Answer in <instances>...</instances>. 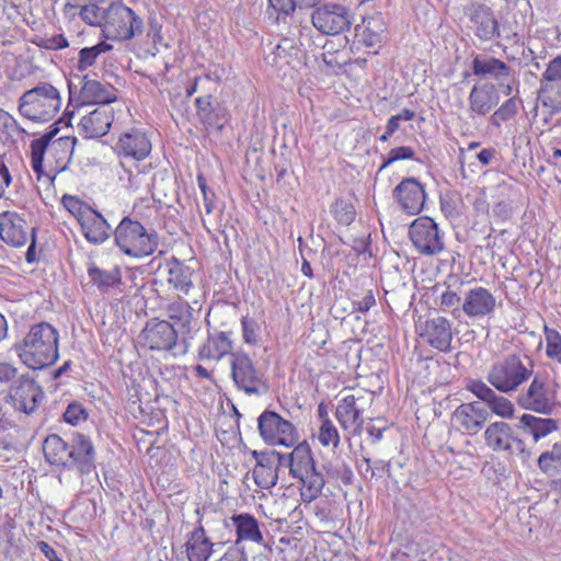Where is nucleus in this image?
Here are the masks:
<instances>
[{
	"mask_svg": "<svg viewBox=\"0 0 561 561\" xmlns=\"http://www.w3.org/2000/svg\"><path fill=\"white\" fill-rule=\"evenodd\" d=\"M467 389L478 399L484 402L489 410L502 419H513L515 414L514 403L506 397L495 392L481 380H470Z\"/></svg>",
	"mask_w": 561,
	"mask_h": 561,
	"instance_id": "obj_24",
	"label": "nucleus"
},
{
	"mask_svg": "<svg viewBox=\"0 0 561 561\" xmlns=\"http://www.w3.org/2000/svg\"><path fill=\"white\" fill-rule=\"evenodd\" d=\"M393 196L405 213L416 215L423 209L426 195L424 186L416 179L407 178L396 186Z\"/></svg>",
	"mask_w": 561,
	"mask_h": 561,
	"instance_id": "obj_26",
	"label": "nucleus"
},
{
	"mask_svg": "<svg viewBox=\"0 0 561 561\" xmlns=\"http://www.w3.org/2000/svg\"><path fill=\"white\" fill-rule=\"evenodd\" d=\"M59 332L48 322L30 327L24 337L15 344L21 362L31 369H43L59 357Z\"/></svg>",
	"mask_w": 561,
	"mask_h": 561,
	"instance_id": "obj_2",
	"label": "nucleus"
},
{
	"mask_svg": "<svg viewBox=\"0 0 561 561\" xmlns=\"http://www.w3.org/2000/svg\"><path fill=\"white\" fill-rule=\"evenodd\" d=\"M386 23L380 14H376L363 20V24L357 28L359 42L369 48H379L386 39Z\"/></svg>",
	"mask_w": 561,
	"mask_h": 561,
	"instance_id": "obj_35",
	"label": "nucleus"
},
{
	"mask_svg": "<svg viewBox=\"0 0 561 561\" xmlns=\"http://www.w3.org/2000/svg\"><path fill=\"white\" fill-rule=\"evenodd\" d=\"M409 237L420 254L434 255L444 249L443 234L430 217H419L409 228Z\"/></svg>",
	"mask_w": 561,
	"mask_h": 561,
	"instance_id": "obj_13",
	"label": "nucleus"
},
{
	"mask_svg": "<svg viewBox=\"0 0 561 561\" xmlns=\"http://www.w3.org/2000/svg\"><path fill=\"white\" fill-rule=\"evenodd\" d=\"M58 128H54L31 142V167L37 179L51 184L71 160L76 138L61 136L56 138Z\"/></svg>",
	"mask_w": 561,
	"mask_h": 561,
	"instance_id": "obj_1",
	"label": "nucleus"
},
{
	"mask_svg": "<svg viewBox=\"0 0 561 561\" xmlns=\"http://www.w3.org/2000/svg\"><path fill=\"white\" fill-rule=\"evenodd\" d=\"M8 398L15 410L31 414L39 405L44 398V392L35 379L25 374L12 382L8 391Z\"/></svg>",
	"mask_w": 561,
	"mask_h": 561,
	"instance_id": "obj_14",
	"label": "nucleus"
},
{
	"mask_svg": "<svg viewBox=\"0 0 561 561\" xmlns=\"http://www.w3.org/2000/svg\"><path fill=\"white\" fill-rule=\"evenodd\" d=\"M61 204L78 220V222L84 219L88 213L93 209L88 204L72 195H64Z\"/></svg>",
	"mask_w": 561,
	"mask_h": 561,
	"instance_id": "obj_48",
	"label": "nucleus"
},
{
	"mask_svg": "<svg viewBox=\"0 0 561 561\" xmlns=\"http://www.w3.org/2000/svg\"><path fill=\"white\" fill-rule=\"evenodd\" d=\"M420 337L439 352H449L453 341L451 322L445 317H434L416 324Z\"/></svg>",
	"mask_w": 561,
	"mask_h": 561,
	"instance_id": "obj_19",
	"label": "nucleus"
},
{
	"mask_svg": "<svg viewBox=\"0 0 561 561\" xmlns=\"http://www.w3.org/2000/svg\"><path fill=\"white\" fill-rule=\"evenodd\" d=\"M415 157V151L408 146L397 147L391 149L388 152L386 160L383 161L380 170L386 169L390 164L399 160H413Z\"/></svg>",
	"mask_w": 561,
	"mask_h": 561,
	"instance_id": "obj_53",
	"label": "nucleus"
},
{
	"mask_svg": "<svg viewBox=\"0 0 561 561\" xmlns=\"http://www.w3.org/2000/svg\"><path fill=\"white\" fill-rule=\"evenodd\" d=\"M542 105L552 112H561V81L548 82L540 91Z\"/></svg>",
	"mask_w": 561,
	"mask_h": 561,
	"instance_id": "obj_44",
	"label": "nucleus"
},
{
	"mask_svg": "<svg viewBox=\"0 0 561 561\" xmlns=\"http://www.w3.org/2000/svg\"><path fill=\"white\" fill-rule=\"evenodd\" d=\"M489 416L488 409L473 401L460 404L451 415V423L457 430L476 435L482 430Z\"/></svg>",
	"mask_w": 561,
	"mask_h": 561,
	"instance_id": "obj_20",
	"label": "nucleus"
},
{
	"mask_svg": "<svg viewBox=\"0 0 561 561\" xmlns=\"http://www.w3.org/2000/svg\"><path fill=\"white\" fill-rule=\"evenodd\" d=\"M485 444L493 451H506L513 454L524 449V443L519 439L513 427L503 421H496L488 425L484 431Z\"/></svg>",
	"mask_w": 561,
	"mask_h": 561,
	"instance_id": "obj_21",
	"label": "nucleus"
},
{
	"mask_svg": "<svg viewBox=\"0 0 561 561\" xmlns=\"http://www.w3.org/2000/svg\"><path fill=\"white\" fill-rule=\"evenodd\" d=\"M312 25L324 35H337L350 28L351 15L346 7L324 4L311 14Z\"/></svg>",
	"mask_w": 561,
	"mask_h": 561,
	"instance_id": "obj_17",
	"label": "nucleus"
},
{
	"mask_svg": "<svg viewBox=\"0 0 561 561\" xmlns=\"http://www.w3.org/2000/svg\"><path fill=\"white\" fill-rule=\"evenodd\" d=\"M289 454H283V465L289 469V474L299 480L306 491L302 493L309 501L317 499L324 486V478L316 468L312 450L307 442L294 445Z\"/></svg>",
	"mask_w": 561,
	"mask_h": 561,
	"instance_id": "obj_4",
	"label": "nucleus"
},
{
	"mask_svg": "<svg viewBox=\"0 0 561 561\" xmlns=\"http://www.w3.org/2000/svg\"><path fill=\"white\" fill-rule=\"evenodd\" d=\"M534 362L524 354H508L494 362L488 374V382L501 393H512L534 375Z\"/></svg>",
	"mask_w": 561,
	"mask_h": 561,
	"instance_id": "obj_3",
	"label": "nucleus"
},
{
	"mask_svg": "<svg viewBox=\"0 0 561 561\" xmlns=\"http://www.w3.org/2000/svg\"><path fill=\"white\" fill-rule=\"evenodd\" d=\"M519 422L522 426L529 432L535 442H538L558 430V422L556 420L542 419L533 414H523Z\"/></svg>",
	"mask_w": 561,
	"mask_h": 561,
	"instance_id": "obj_40",
	"label": "nucleus"
},
{
	"mask_svg": "<svg viewBox=\"0 0 561 561\" xmlns=\"http://www.w3.org/2000/svg\"><path fill=\"white\" fill-rule=\"evenodd\" d=\"M152 149L148 134L140 128H130L121 134L115 150L119 157L131 158L141 161L147 158Z\"/></svg>",
	"mask_w": 561,
	"mask_h": 561,
	"instance_id": "obj_22",
	"label": "nucleus"
},
{
	"mask_svg": "<svg viewBox=\"0 0 561 561\" xmlns=\"http://www.w3.org/2000/svg\"><path fill=\"white\" fill-rule=\"evenodd\" d=\"M144 31V22L123 2H113L105 9L102 33L106 39L129 41Z\"/></svg>",
	"mask_w": 561,
	"mask_h": 561,
	"instance_id": "obj_8",
	"label": "nucleus"
},
{
	"mask_svg": "<svg viewBox=\"0 0 561 561\" xmlns=\"http://www.w3.org/2000/svg\"><path fill=\"white\" fill-rule=\"evenodd\" d=\"M43 451L50 465L69 467V446L59 435L47 436L43 444Z\"/></svg>",
	"mask_w": 561,
	"mask_h": 561,
	"instance_id": "obj_39",
	"label": "nucleus"
},
{
	"mask_svg": "<svg viewBox=\"0 0 561 561\" xmlns=\"http://www.w3.org/2000/svg\"><path fill=\"white\" fill-rule=\"evenodd\" d=\"M112 48L113 46L111 44L100 42L94 46L80 49L78 54L77 69L81 72L85 71L96 62V59L101 54L107 53Z\"/></svg>",
	"mask_w": 561,
	"mask_h": 561,
	"instance_id": "obj_43",
	"label": "nucleus"
},
{
	"mask_svg": "<svg viewBox=\"0 0 561 561\" xmlns=\"http://www.w3.org/2000/svg\"><path fill=\"white\" fill-rule=\"evenodd\" d=\"M256 463L253 468V478L255 484L261 488L268 490L276 485L278 480V468L283 465V454L278 451L272 453H259L252 451Z\"/></svg>",
	"mask_w": 561,
	"mask_h": 561,
	"instance_id": "obj_23",
	"label": "nucleus"
},
{
	"mask_svg": "<svg viewBox=\"0 0 561 561\" xmlns=\"http://www.w3.org/2000/svg\"><path fill=\"white\" fill-rule=\"evenodd\" d=\"M88 416L89 413L85 408L77 401L69 403L66 411L64 412L65 422L73 426H78L85 422Z\"/></svg>",
	"mask_w": 561,
	"mask_h": 561,
	"instance_id": "obj_51",
	"label": "nucleus"
},
{
	"mask_svg": "<svg viewBox=\"0 0 561 561\" xmlns=\"http://www.w3.org/2000/svg\"><path fill=\"white\" fill-rule=\"evenodd\" d=\"M69 43L64 35H55L43 41V47L46 49H62L68 47Z\"/></svg>",
	"mask_w": 561,
	"mask_h": 561,
	"instance_id": "obj_57",
	"label": "nucleus"
},
{
	"mask_svg": "<svg viewBox=\"0 0 561 561\" xmlns=\"http://www.w3.org/2000/svg\"><path fill=\"white\" fill-rule=\"evenodd\" d=\"M558 388L548 375L536 374L530 383L518 392L516 403L524 410L549 415L557 404Z\"/></svg>",
	"mask_w": 561,
	"mask_h": 561,
	"instance_id": "obj_7",
	"label": "nucleus"
},
{
	"mask_svg": "<svg viewBox=\"0 0 561 561\" xmlns=\"http://www.w3.org/2000/svg\"><path fill=\"white\" fill-rule=\"evenodd\" d=\"M499 102L500 95L493 83L484 82L474 84L468 96L470 115L484 116L489 114Z\"/></svg>",
	"mask_w": 561,
	"mask_h": 561,
	"instance_id": "obj_31",
	"label": "nucleus"
},
{
	"mask_svg": "<svg viewBox=\"0 0 561 561\" xmlns=\"http://www.w3.org/2000/svg\"><path fill=\"white\" fill-rule=\"evenodd\" d=\"M376 299L371 290H368L365 296L354 302V309L357 312L365 313L367 312L373 306H375Z\"/></svg>",
	"mask_w": 561,
	"mask_h": 561,
	"instance_id": "obj_56",
	"label": "nucleus"
},
{
	"mask_svg": "<svg viewBox=\"0 0 561 561\" xmlns=\"http://www.w3.org/2000/svg\"><path fill=\"white\" fill-rule=\"evenodd\" d=\"M12 182V176L8 167L1 162L0 163V198H2L5 194V190L10 186Z\"/></svg>",
	"mask_w": 561,
	"mask_h": 561,
	"instance_id": "obj_61",
	"label": "nucleus"
},
{
	"mask_svg": "<svg viewBox=\"0 0 561 561\" xmlns=\"http://www.w3.org/2000/svg\"><path fill=\"white\" fill-rule=\"evenodd\" d=\"M18 375V368L7 362L0 363V382H9Z\"/></svg>",
	"mask_w": 561,
	"mask_h": 561,
	"instance_id": "obj_60",
	"label": "nucleus"
},
{
	"mask_svg": "<svg viewBox=\"0 0 561 561\" xmlns=\"http://www.w3.org/2000/svg\"><path fill=\"white\" fill-rule=\"evenodd\" d=\"M472 72L483 78L507 80L511 75V68L504 61L491 56H476L472 60Z\"/></svg>",
	"mask_w": 561,
	"mask_h": 561,
	"instance_id": "obj_36",
	"label": "nucleus"
},
{
	"mask_svg": "<svg viewBox=\"0 0 561 561\" xmlns=\"http://www.w3.org/2000/svg\"><path fill=\"white\" fill-rule=\"evenodd\" d=\"M99 2H85L81 5H71L79 8L80 18L92 26H100L103 30V22L105 21V10H101L98 5Z\"/></svg>",
	"mask_w": 561,
	"mask_h": 561,
	"instance_id": "obj_45",
	"label": "nucleus"
},
{
	"mask_svg": "<svg viewBox=\"0 0 561 561\" xmlns=\"http://www.w3.org/2000/svg\"><path fill=\"white\" fill-rule=\"evenodd\" d=\"M440 208L447 218H456L459 216L457 205L453 199H440Z\"/></svg>",
	"mask_w": 561,
	"mask_h": 561,
	"instance_id": "obj_63",
	"label": "nucleus"
},
{
	"mask_svg": "<svg viewBox=\"0 0 561 561\" xmlns=\"http://www.w3.org/2000/svg\"><path fill=\"white\" fill-rule=\"evenodd\" d=\"M179 333L167 320H149L139 334V343L152 351L171 352L178 344Z\"/></svg>",
	"mask_w": 561,
	"mask_h": 561,
	"instance_id": "obj_16",
	"label": "nucleus"
},
{
	"mask_svg": "<svg viewBox=\"0 0 561 561\" xmlns=\"http://www.w3.org/2000/svg\"><path fill=\"white\" fill-rule=\"evenodd\" d=\"M496 308V298L482 286L467 290L462 298L461 310L471 319H482L490 316Z\"/></svg>",
	"mask_w": 561,
	"mask_h": 561,
	"instance_id": "obj_25",
	"label": "nucleus"
},
{
	"mask_svg": "<svg viewBox=\"0 0 561 561\" xmlns=\"http://www.w3.org/2000/svg\"><path fill=\"white\" fill-rule=\"evenodd\" d=\"M415 116L414 111L409 108H403L400 113L397 115H392L388 122L386 127L388 128V131L394 134L400 128V123L402 121L409 122L412 121Z\"/></svg>",
	"mask_w": 561,
	"mask_h": 561,
	"instance_id": "obj_55",
	"label": "nucleus"
},
{
	"mask_svg": "<svg viewBox=\"0 0 561 561\" xmlns=\"http://www.w3.org/2000/svg\"><path fill=\"white\" fill-rule=\"evenodd\" d=\"M149 183L145 179V174L141 171H138L137 173L129 172L128 180H127V186L128 188L133 191H138L142 186H148Z\"/></svg>",
	"mask_w": 561,
	"mask_h": 561,
	"instance_id": "obj_58",
	"label": "nucleus"
},
{
	"mask_svg": "<svg viewBox=\"0 0 561 561\" xmlns=\"http://www.w3.org/2000/svg\"><path fill=\"white\" fill-rule=\"evenodd\" d=\"M469 20V27L482 42H491L500 37V23L493 10L479 2H471L463 9Z\"/></svg>",
	"mask_w": 561,
	"mask_h": 561,
	"instance_id": "obj_15",
	"label": "nucleus"
},
{
	"mask_svg": "<svg viewBox=\"0 0 561 561\" xmlns=\"http://www.w3.org/2000/svg\"><path fill=\"white\" fill-rule=\"evenodd\" d=\"M60 91L50 82H39L19 99V113L33 122L51 121L61 107Z\"/></svg>",
	"mask_w": 561,
	"mask_h": 561,
	"instance_id": "obj_5",
	"label": "nucleus"
},
{
	"mask_svg": "<svg viewBox=\"0 0 561 561\" xmlns=\"http://www.w3.org/2000/svg\"><path fill=\"white\" fill-rule=\"evenodd\" d=\"M185 546L188 561H208L213 553V542L202 525L190 534Z\"/></svg>",
	"mask_w": 561,
	"mask_h": 561,
	"instance_id": "obj_38",
	"label": "nucleus"
},
{
	"mask_svg": "<svg viewBox=\"0 0 561 561\" xmlns=\"http://www.w3.org/2000/svg\"><path fill=\"white\" fill-rule=\"evenodd\" d=\"M88 276L90 282L102 293L107 291L110 288L121 283V272L118 268L106 271L98 267L94 263L89 264Z\"/></svg>",
	"mask_w": 561,
	"mask_h": 561,
	"instance_id": "obj_41",
	"label": "nucleus"
},
{
	"mask_svg": "<svg viewBox=\"0 0 561 561\" xmlns=\"http://www.w3.org/2000/svg\"><path fill=\"white\" fill-rule=\"evenodd\" d=\"M0 239L14 248L23 247L30 241L25 257L28 263L35 261V228L28 225L19 213L10 210L0 213Z\"/></svg>",
	"mask_w": 561,
	"mask_h": 561,
	"instance_id": "obj_10",
	"label": "nucleus"
},
{
	"mask_svg": "<svg viewBox=\"0 0 561 561\" xmlns=\"http://www.w3.org/2000/svg\"><path fill=\"white\" fill-rule=\"evenodd\" d=\"M318 438L320 444L324 447L332 445L334 448H336L339 446L340 434L337 428L330 419H324L322 421Z\"/></svg>",
	"mask_w": 561,
	"mask_h": 561,
	"instance_id": "obj_49",
	"label": "nucleus"
},
{
	"mask_svg": "<svg viewBox=\"0 0 561 561\" xmlns=\"http://www.w3.org/2000/svg\"><path fill=\"white\" fill-rule=\"evenodd\" d=\"M270 5L278 12L284 14H290L295 11V7L291 0H268Z\"/></svg>",
	"mask_w": 561,
	"mask_h": 561,
	"instance_id": "obj_62",
	"label": "nucleus"
},
{
	"mask_svg": "<svg viewBox=\"0 0 561 561\" xmlns=\"http://www.w3.org/2000/svg\"><path fill=\"white\" fill-rule=\"evenodd\" d=\"M262 439L271 446L293 447L299 439L294 424L274 411H264L257 419Z\"/></svg>",
	"mask_w": 561,
	"mask_h": 561,
	"instance_id": "obj_11",
	"label": "nucleus"
},
{
	"mask_svg": "<svg viewBox=\"0 0 561 561\" xmlns=\"http://www.w3.org/2000/svg\"><path fill=\"white\" fill-rule=\"evenodd\" d=\"M518 103L516 96H511L506 100L491 116V124L500 126L503 122L513 118L518 111Z\"/></svg>",
	"mask_w": 561,
	"mask_h": 561,
	"instance_id": "obj_46",
	"label": "nucleus"
},
{
	"mask_svg": "<svg viewBox=\"0 0 561 561\" xmlns=\"http://www.w3.org/2000/svg\"><path fill=\"white\" fill-rule=\"evenodd\" d=\"M201 309L202 306L197 300H194L193 305H190L187 301L183 300V297L175 299L167 307L168 317L179 327L184 343L192 340L195 332L198 330Z\"/></svg>",
	"mask_w": 561,
	"mask_h": 561,
	"instance_id": "obj_18",
	"label": "nucleus"
},
{
	"mask_svg": "<svg viewBox=\"0 0 561 561\" xmlns=\"http://www.w3.org/2000/svg\"><path fill=\"white\" fill-rule=\"evenodd\" d=\"M167 284L176 294L178 298L188 296L195 288L194 270L176 257L165 262Z\"/></svg>",
	"mask_w": 561,
	"mask_h": 561,
	"instance_id": "obj_28",
	"label": "nucleus"
},
{
	"mask_svg": "<svg viewBox=\"0 0 561 561\" xmlns=\"http://www.w3.org/2000/svg\"><path fill=\"white\" fill-rule=\"evenodd\" d=\"M539 469L549 476L561 473V443L552 445L551 449L543 451L537 460Z\"/></svg>",
	"mask_w": 561,
	"mask_h": 561,
	"instance_id": "obj_42",
	"label": "nucleus"
},
{
	"mask_svg": "<svg viewBox=\"0 0 561 561\" xmlns=\"http://www.w3.org/2000/svg\"><path fill=\"white\" fill-rule=\"evenodd\" d=\"M114 119L113 111L108 106H99L82 116L79 123V133L84 138L104 136Z\"/></svg>",
	"mask_w": 561,
	"mask_h": 561,
	"instance_id": "obj_29",
	"label": "nucleus"
},
{
	"mask_svg": "<svg viewBox=\"0 0 561 561\" xmlns=\"http://www.w3.org/2000/svg\"><path fill=\"white\" fill-rule=\"evenodd\" d=\"M114 241L124 254L145 257L154 253L159 237L154 230L148 231L137 220L124 217L114 230Z\"/></svg>",
	"mask_w": 561,
	"mask_h": 561,
	"instance_id": "obj_6",
	"label": "nucleus"
},
{
	"mask_svg": "<svg viewBox=\"0 0 561 561\" xmlns=\"http://www.w3.org/2000/svg\"><path fill=\"white\" fill-rule=\"evenodd\" d=\"M546 355L550 359L561 363V334L548 327H545Z\"/></svg>",
	"mask_w": 561,
	"mask_h": 561,
	"instance_id": "obj_47",
	"label": "nucleus"
},
{
	"mask_svg": "<svg viewBox=\"0 0 561 561\" xmlns=\"http://www.w3.org/2000/svg\"><path fill=\"white\" fill-rule=\"evenodd\" d=\"M462 304V298L459 297L455 291L446 290L440 296V304L445 307H454Z\"/></svg>",
	"mask_w": 561,
	"mask_h": 561,
	"instance_id": "obj_64",
	"label": "nucleus"
},
{
	"mask_svg": "<svg viewBox=\"0 0 561 561\" xmlns=\"http://www.w3.org/2000/svg\"><path fill=\"white\" fill-rule=\"evenodd\" d=\"M80 84L78 101L82 105L99 104L100 106H108L110 103L116 100L113 87L90 79L88 76L80 80Z\"/></svg>",
	"mask_w": 561,
	"mask_h": 561,
	"instance_id": "obj_30",
	"label": "nucleus"
},
{
	"mask_svg": "<svg viewBox=\"0 0 561 561\" xmlns=\"http://www.w3.org/2000/svg\"><path fill=\"white\" fill-rule=\"evenodd\" d=\"M232 348L231 340L226 332L210 333L207 340L198 348V357L207 360H220L230 354Z\"/></svg>",
	"mask_w": 561,
	"mask_h": 561,
	"instance_id": "obj_37",
	"label": "nucleus"
},
{
	"mask_svg": "<svg viewBox=\"0 0 561 561\" xmlns=\"http://www.w3.org/2000/svg\"><path fill=\"white\" fill-rule=\"evenodd\" d=\"M231 522L236 529L237 541L263 545L270 552L272 551L271 546L264 541L259 522L252 515L247 513L236 514L231 517Z\"/></svg>",
	"mask_w": 561,
	"mask_h": 561,
	"instance_id": "obj_33",
	"label": "nucleus"
},
{
	"mask_svg": "<svg viewBox=\"0 0 561 561\" xmlns=\"http://www.w3.org/2000/svg\"><path fill=\"white\" fill-rule=\"evenodd\" d=\"M492 211L495 217L504 221L511 217L513 213V207L510 203L502 201L494 205Z\"/></svg>",
	"mask_w": 561,
	"mask_h": 561,
	"instance_id": "obj_59",
	"label": "nucleus"
},
{
	"mask_svg": "<svg viewBox=\"0 0 561 561\" xmlns=\"http://www.w3.org/2000/svg\"><path fill=\"white\" fill-rule=\"evenodd\" d=\"M332 213L335 219L345 226L351 225L354 221L356 215L354 206L344 199H339L334 203Z\"/></svg>",
	"mask_w": 561,
	"mask_h": 561,
	"instance_id": "obj_50",
	"label": "nucleus"
},
{
	"mask_svg": "<svg viewBox=\"0 0 561 561\" xmlns=\"http://www.w3.org/2000/svg\"><path fill=\"white\" fill-rule=\"evenodd\" d=\"M231 377L236 388L247 396H263L268 386L264 371L257 367L254 360L244 352L231 353Z\"/></svg>",
	"mask_w": 561,
	"mask_h": 561,
	"instance_id": "obj_9",
	"label": "nucleus"
},
{
	"mask_svg": "<svg viewBox=\"0 0 561 561\" xmlns=\"http://www.w3.org/2000/svg\"><path fill=\"white\" fill-rule=\"evenodd\" d=\"M242 327V339L245 344L254 345L259 341L260 325L259 323L249 317H243L241 320Z\"/></svg>",
	"mask_w": 561,
	"mask_h": 561,
	"instance_id": "obj_52",
	"label": "nucleus"
},
{
	"mask_svg": "<svg viewBox=\"0 0 561 561\" xmlns=\"http://www.w3.org/2000/svg\"><path fill=\"white\" fill-rule=\"evenodd\" d=\"M69 467H77L81 474L90 473L95 469V450L90 437L82 433L72 435L69 446Z\"/></svg>",
	"mask_w": 561,
	"mask_h": 561,
	"instance_id": "obj_27",
	"label": "nucleus"
},
{
	"mask_svg": "<svg viewBox=\"0 0 561 561\" xmlns=\"http://www.w3.org/2000/svg\"><path fill=\"white\" fill-rule=\"evenodd\" d=\"M542 78L547 82L561 81V54L557 55L549 61L542 73Z\"/></svg>",
	"mask_w": 561,
	"mask_h": 561,
	"instance_id": "obj_54",
	"label": "nucleus"
},
{
	"mask_svg": "<svg viewBox=\"0 0 561 561\" xmlns=\"http://www.w3.org/2000/svg\"><path fill=\"white\" fill-rule=\"evenodd\" d=\"M84 238L93 244H102L111 236V226L96 210L92 209L80 222Z\"/></svg>",
	"mask_w": 561,
	"mask_h": 561,
	"instance_id": "obj_34",
	"label": "nucleus"
},
{
	"mask_svg": "<svg viewBox=\"0 0 561 561\" xmlns=\"http://www.w3.org/2000/svg\"><path fill=\"white\" fill-rule=\"evenodd\" d=\"M197 115L207 128L222 129L228 122L227 108L214 102L211 95L199 96L195 100Z\"/></svg>",
	"mask_w": 561,
	"mask_h": 561,
	"instance_id": "obj_32",
	"label": "nucleus"
},
{
	"mask_svg": "<svg viewBox=\"0 0 561 561\" xmlns=\"http://www.w3.org/2000/svg\"><path fill=\"white\" fill-rule=\"evenodd\" d=\"M371 402L373 394L363 391L341 399L335 410V417L341 427L353 435H358L364 424L363 413Z\"/></svg>",
	"mask_w": 561,
	"mask_h": 561,
	"instance_id": "obj_12",
	"label": "nucleus"
}]
</instances>
